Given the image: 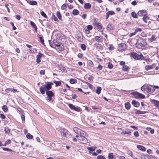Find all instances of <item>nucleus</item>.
Instances as JSON below:
<instances>
[{
    "mask_svg": "<svg viewBox=\"0 0 159 159\" xmlns=\"http://www.w3.org/2000/svg\"><path fill=\"white\" fill-rule=\"evenodd\" d=\"M60 134L61 135L60 139H62L66 140L70 136L69 133L64 128L60 129Z\"/></svg>",
    "mask_w": 159,
    "mask_h": 159,
    "instance_id": "obj_1",
    "label": "nucleus"
},
{
    "mask_svg": "<svg viewBox=\"0 0 159 159\" xmlns=\"http://www.w3.org/2000/svg\"><path fill=\"white\" fill-rule=\"evenodd\" d=\"M93 25L94 26V28H95V27H96L98 31L102 32L104 30V29L102 24L97 21L96 20H94Z\"/></svg>",
    "mask_w": 159,
    "mask_h": 159,
    "instance_id": "obj_2",
    "label": "nucleus"
},
{
    "mask_svg": "<svg viewBox=\"0 0 159 159\" xmlns=\"http://www.w3.org/2000/svg\"><path fill=\"white\" fill-rule=\"evenodd\" d=\"M147 45L145 40H137L136 45L138 48H144Z\"/></svg>",
    "mask_w": 159,
    "mask_h": 159,
    "instance_id": "obj_3",
    "label": "nucleus"
},
{
    "mask_svg": "<svg viewBox=\"0 0 159 159\" xmlns=\"http://www.w3.org/2000/svg\"><path fill=\"white\" fill-rule=\"evenodd\" d=\"M131 56L134 58L136 60L143 59L144 57L142 54L139 55L136 52H133L131 54Z\"/></svg>",
    "mask_w": 159,
    "mask_h": 159,
    "instance_id": "obj_4",
    "label": "nucleus"
},
{
    "mask_svg": "<svg viewBox=\"0 0 159 159\" xmlns=\"http://www.w3.org/2000/svg\"><path fill=\"white\" fill-rule=\"evenodd\" d=\"M132 94L135 98H137L143 99L145 98V96L143 94L137 92H134L132 93Z\"/></svg>",
    "mask_w": 159,
    "mask_h": 159,
    "instance_id": "obj_5",
    "label": "nucleus"
},
{
    "mask_svg": "<svg viewBox=\"0 0 159 159\" xmlns=\"http://www.w3.org/2000/svg\"><path fill=\"white\" fill-rule=\"evenodd\" d=\"M50 45L52 48H55V47H57L60 46V43L57 42V40H48Z\"/></svg>",
    "mask_w": 159,
    "mask_h": 159,
    "instance_id": "obj_6",
    "label": "nucleus"
},
{
    "mask_svg": "<svg viewBox=\"0 0 159 159\" xmlns=\"http://www.w3.org/2000/svg\"><path fill=\"white\" fill-rule=\"evenodd\" d=\"M46 94L47 95V98L48 100L49 101H51L52 99V97L53 95V93L51 91L48 90L46 91Z\"/></svg>",
    "mask_w": 159,
    "mask_h": 159,
    "instance_id": "obj_7",
    "label": "nucleus"
},
{
    "mask_svg": "<svg viewBox=\"0 0 159 159\" xmlns=\"http://www.w3.org/2000/svg\"><path fill=\"white\" fill-rule=\"evenodd\" d=\"M147 88L146 92L150 94H151L155 91L154 87L152 85H147Z\"/></svg>",
    "mask_w": 159,
    "mask_h": 159,
    "instance_id": "obj_8",
    "label": "nucleus"
},
{
    "mask_svg": "<svg viewBox=\"0 0 159 159\" xmlns=\"http://www.w3.org/2000/svg\"><path fill=\"white\" fill-rule=\"evenodd\" d=\"M126 45L125 43L120 44L119 45L118 48V50L119 51H122L125 50L126 49Z\"/></svg>",
    "mask_w": 159,
    "mask_h": 159,
    "instance_id": "obj_9",
    "label": "nucleus"
},
{
    "mask_svg": "<svg viewBox=\"0 0 159 159\" xmlns=\"http://www.w3.org/2000/svg\"><path fill=\"white\" fill-rule=\"evenodd\" d=\"M68 106L72 110H74L77 111H80V110L79 107H76L71 104H69Z\"/></svg>",
    "mask_w": 159,
    "mask_h": 159,
    "instance_id": "obj_10",
    "label": "nucleus"
},
{
    "mask_svg": "<svg viewBox=\"0 0 159 159\" xmlns=\"http://www.w3.org/2000/svg\"><path fill=\"white\" fill-rule=\"evenodd\" d=\"M80 140L81 143L83 144H86L88 142L87 139L85 138V137H80L78 139Z\"/></svg>",
    "mask_w": 159,
    "mask_h": 159,
    "instance_id": "obj_11",
    "label": "nucleus"
},
{
    "mask_svg": "<svg viewBox=\"0 0 159 159\" xmlns=\"http://www.w3.org/2000/svg\"><path fill=\"white\" fill-rule=\"evenodd\" d=\"M156 65L155 64H152L151 65H147L145 66V69L146 70H148L150 69H152L155 67Z\"/></svg>",
    "mask_w": 159,
    "mask_h": 159,
    "instance_id": "obj_12",
    "label": "nucleus"
},
{
    "mask_svg": "<svg viewBox=\"0 0 159 159\" xmlns=\"http://www.w3.org/2000/svg\"><path fill=\"white\" fill-rule=\"evenodd\" d=\"M151 102L153 103L155 106L159 109V101H157L155 99H152L151 100Z\"/></svg>",
    "mask_w": 159,
    "mask_h": 159,
    "instance_id": "obj_13",
    "label": "nucleus"
},
{
    "mask_svg": "<svg viewBox=\"0 0 159 159\" xmlns=\"http://www.w3.org/2000/svg\"><path fill=\"white\" fill-rule=\"evenodd\" d=\"M78 134L80 136V137H86V133L81 129H80Z\"/></svg>",
    "mask_w": 159,
    "mask_h": 159,
    "instance_id": "obj_14",
    "label": "nucleus"
},
{
    "mask_svg": "<svg viewBox=\"0 0 159 159\" xmlns=\"http://www.w3.org/2000/svg\"><path fill=\"white\" fill-rule=\"evenodd\" d=\"M146 14V11L144 10H140L139 11L138 13V15L140 16H145Z\"/></svg>",
    "mask_w": 159,
    "mask_h": 159,
    "instance_id": "obj_15",
    "label": "nucleus"
},
{
    "mask_svg": "<svg viewBox=\"0 0 159 159\" xmlns=\"http://www.w3.org/2000/svg\"><path fill=\"white\" fill-rule=\"evenodd\" d=\"M131 103L133 105L136 107H138L140 105L139 103L134 100H133Z\"/></svg>",
    "mask_w": 159,
    "mask_h": 159,
    "instance_id": "obj_16",
    "label": "nucleus"
},
{
    "mask_svg": "<svg viewBox=\"0 0 159 159\" xmlns=\"http://www.w3.org/2000/svg\"><path fill=\"white\" fill-rule=\"evenodd\" d=\"M43 86L45 89L46 91L51 89L52 88V86L51 85H50V84H49V83H48L46 84L43 85Z\"/></svg>",
    "mask_w": 159,
    "mask_h": 159,
    "instance_id": "obj_17",
    "label": "nucleus"
},
{
    "mask_svg": "<svg viewBox=\"0 0 159 159\" xmlns=\"http://www.w3.org/2000/svg\"><path fill=\"white\" fill-rule=\"evenodd\" d=\"M115 14L114 11H110L107 12L106 14V19H107L109 15H112Z\"/></svg>",
    "mask_w": 159,
    "mask_h": 159,
    "instance_id": "obj_18",
    "label": "nucleus"
},
{
    "mask_svg": "<svg viewBox=\"0 0 159 159\" xmlns=\"http://www.w3.org/2000/svg\"><path fill=\"white\" fill-rule=\"evenodd\" d=\"M134 113L136 114H144L146 113L145 111H141L139 110L135 109L134 110Z\"/></svg>",
    "mask_w": 159,
    "mask_h": 159,
    "instance_id": "obj_19",
    "label": "nucleus"
},
{
    "mask_svg": "<svg viewBox=\"0 0 159 159\" xmlns=\"http://www.w3.org/2000/svg\"><path fill=\"white\" fill-rule=\"evenodd\" d=\"M91 7V4L89 3H86L84 4V8L86 9H89Z\"/></svg>",
    "mask_w": 159,
    "mask_h": 159,
    "instance_id": "obj_20",
    "label": "nucleus"
},
{
    "mask_svg": "<svg viewBox=\"0 0 159 159\" xmlns=\"http://www.w3.org/2000/svg\"><path fill=\"white\" fill-rule=\"evenodd\" d=\"M42 54H38L36 56V61L38 63L41 62L40 58L42 57Z\"/></svg>",
    "mask_w": 159,
    "mask_h": 159,
    "instance_id": "obj_21",
    "label": "nucleus"
},
{
    "mask_svg": "<svg viewBox=\"0 0 159 159\" xmlns=\"http://www.w3.org/2000/svg\"><path fill=\"white\" fill-rule=\"evenodd\" d=\"M137 147L138 149L142 150L143 151H145L146 150L145 148L143 146L140 145H137Z\"/></svg>",
    "mask_w": 159,
    "mask_h": 159,
    "instance_id": "obj_22",
    "label": "nucleus"
},
{
    "mask_svg": "<svg viewBox=\"0 0 159 159\" xmlns=\"http://www.w3.org/2000/svg\"><path fill=\"white\" fill-rule=\"evenodd\" d=\"M106 29L107 30H112L114 29V27L112 25L110 24H109L107 25V26Z\"/></svg>",
    "mask_w": 159,
    "mask_h": 159,
    "instance_id": "obj_23",
    "label": "nucleus"
},
{
    "mask_svg": "<svg viewBox=\"0 0 159 159\" xmlns=\"http://www.w3.org/2000/svg\"><path fill=\"white\" fill-rule=\"evenodd\" d=\"M40 91L42 94H43L45 93V92L46 91L45 89L43 86V87H41L40 88Z\"/></svg>",
    "mask_w": 159,
    "mask_h": 159,
    "instance_id": "obj_24",
    "label": "nucleus"
},
{
    "mask_svg": "<svg viewBox=\"0 0 159 159\" xmlns=\"http://www.w3.org/2000/svg\"><path fill=\"white\" fill-rule=\"evenodd\" d=\"M125 107L127 110H129L130 108V104L129 102H127L125 104Z\"/></svg>",
    "mask_w": 159,
    "mask_h": 159,
    "instance_id": "obj_25",
    "label": "nucleus"
},
{
    "mask_svg": "<svg viewBox=\"0 0 159 159\" xmlns=\"http://www.w3.org/2000/svg\"><path fill=\"white\" fill-rule=\"evenodd\" d=\"M30 24L33 27L35 31H37V27L35 23H34L33 21H30Z\"/></svg>",
    "mask_w": 159,
    "mask_h": 159,
    "instance_id": "obj_26",
    "label": "nucleus"
},
{
    "mask_svg": "<svg viewBox=\"0 0 159 159\" xmlns=\"http://www.w3.org/2000/svg\"><path fill=\"white\" fill-rule=\"evenodd\" d=\"M149 19V17L147 16H145V15L143 16V20L146 23L147 22L148 20Z\"/></svg>",
    "mask_w": 159,
    "mask_h": 159,
    "instance_id": "obj_27",
    "label": "nucleus"
},
{
    "mask_svg": "<svg viewBox=\"0 0 159 159\" xmlns=\"http://www.w3.org/2000/svg\"><path fill=\"white\" fill-rule=\"evenodd\" d=\"M79 11L77 9H74L72 11V14L74 15H76L79 14Z\"/></svg>",
    "mask_w": 159,
    "mask_h": 159,
    "instance_id": "obj_28",
    "label": "nucleus"
},
{
    "mask_svg": "<svg viewBox=\"0 0 159 159\" xmlns=\"http://www.w3.org/2000/svg\"><path fill=\"white\" fill-rule=\"evenodd\" d=\"M81 129L77 127H75L73 129L74 132L77 134H78Z\"/></svg>",
    "mask_w": 159,
    "mask_h": 159,
    "instance_id": "obj_29",
    "label": "nucleus"
},
{
    "mask_svg": "<svg viewBox=\"0 0 159 159\" xmlns=\"http://www.w3.org/2000/svg\"><path fill=\"white\" fill-rule=\"evenodd\" d=\"M4 131L6 134H9L10 132V129L8 127H6L4 129Z\"/></svg>",
    "mask_w": 159,
    "mask_h": 159,
    "instance_id": "obj_30",
    "label": "nucleus"
},
{
    "mask_svg": "<svg viewBox=\"0 0 159 159\" xmlns=\"http://www.w3.org/2000/svg\"><path fill=\"white\" fill-rule=\"evenodd\" d=\"M102 90V88L101 87H97V89L96 90V93L98 94H99L101 92V91Z\"/></svg>",
    "mask_w": 159,
    "mask_h": 159,
    "instance_id": "obj_31",
    "label": "nucleus"
},
{
    "mask_svg": "<svg viewBox=\"0 0 159 159\" xmlns=\"http://www.w3.org/2000/svg\"><path fill=\"white\" fill-rule=\"evenodd\" d=\"M28 51L30 53H35L36 51V49L31 48V49H29Z\"/></svg>",
    "mask_w": 159,
    "mask_h": 159,
    "instance_id": "obj_32",
    "label": "nucleus"
},
{
    "mask_svg": "<svg viewBox=\"0 0 159 159\" xmlns=\"http://www.w3.org/2000/svg\"><path fill=\"white\" fill-rule=\"evenodd\" d=\"M122 69L123 70L126 71L129 69V67L127 66L124 65L122 67Z\"/></svg>",
    "mask_w": 159,
    "mask_h": 159,
    "instance_id": "obj_33",
    "label": "nucleus"
},
{
    "mask_svg": "<svg viewBox=\"0 0 159 159\" xmlns=\"http://www.w3.org/2000/svg\"><path fill=\"white\" fill-rule=\"evenodd\" d=\"M70 82L71 84H74L75 83L77 82V80L75 79H71L70 80Z\"/></svg>",
    "mask_w": 159,
    "mask_h": 159,
    "instance_id": "obj_34",
    "label": "nucleus"
},
{
    "mask_svg": "<svg viewBox=\"0 0 159 159\" xmlns=\"http://www.w3.org/2000/svg\"><path fill=\"white\" fill-rule=\"evenodd\" d=\"M147 85H143V86H142L141 87V90L143 91H147Z\"/></svg>",
    "mask_w": 159,
    "mask_h": 159,
    "instance_id": "obj_35",
    "label": "nucleus"
},
{
    "mask_svg": "<svg viewBox=\"0 0 159 159\" xmlns=\"http://www.w3.org/2000/svg\"><path fill=\"white\" fill-rule=\"evenodd\" d=\"M153 157L150 156H143L142 157V159H153Z\"/></svg>",
    "mask_w": 159,
    "mask_h": 159,
    "instance_id": "obj_36",
    "label": "nucleus"
},
{
    "mask_svg": "<svg viewBox=\"0 0 159 159\" xmlns=\"http://www.w3.org/2000/svg\"><path fill=\"white\" fill-rule=\"evenodd\" d=\"M52 20H53L55 21H58L57 18L56 17V16L53 14H52Z\"/></svg>",
    "mask_w": 159,
    "mask_h": 159,
    "instance_id": "obj_37",
    "label": "nucleus"
},
{
    "mask_svg": "<svg viewBox=\"0 0 159 159\" xmlns=\"http://www.w3.org/2000/svg\"><path fill=\"white\" fill-rule=\"evenodd\" d=\"M95 148L93 146L87 147V149L90 151H93L95 150Z\"/></svg>",
    "mask_w": 159,
    "mask_h": 159,
    "instance_id": "obj_38",
    "label": "nucleus"
},
{
    "mask_svg": "<svg viewBox=\"0 0 159 159\" xmlns=\"http://www.w3.org/2000/svg\"><path fill=\"white\" fill-rule=\"evenodd\" d=\"M40 13L41 15L43 16L44 17L47 18V16L46 15V14L43 11H41L40 12Z\"/></svg>",
    "mask_w": 159,
    "mask_h": 159,
    "instance_id": "obj_39",
    "label": "nucleus"
},
{
    "mask_svg": "<svg viewBox=\"0 0 159 159\" xmlns=\"http://www.w3.org/2000/svg\"><path fill=\"white\" fill-rule=\"evenodd\" d=\"M26 137L29 139H32L33 138V136L30 133H28L26 135Z\"/></svg>",
    "mask_w": 159,
    "mask_h": 159,
    "instance_id": "obj_40",
    "label": "nucleus"
},
{
    "mask_svg": "<svg viewBox=\"0 0 159 159\" xmlns=\"http://www.w3.org/2000/svg\"><path fill=\"white\" fill-rule=\"evenodd\" d=\"M29 4L32 5H36L37 2L35 1H32L30 2Z\"/></svg>",
    "mask_w": 159,
    "mask_h": 159,
    "instance_id": "obj_41",
    "label": "nucleus"
},
{
    "mask_svg": "<svg viewBox=\"0 0 159 159\" xmlns=\"http://www.w3.org/2000/svg\"><path fill=\"white\" fill-rule=\"evenodd\" d=\"M108 158L109 159H113V155L112 153H109L108 155Z\"/></svg>",
    "mask_w": 159,
    "mask_h": 159,
    "instance_id": "obj_42",
    "label": "nucleus"
},
{
    "mask_svg": "<svg viewBox=\"0 0 159 159\" xmlns=\"http://www.w3.org/2000/svg\"><path fill=\"white\" fill-rule=\"evenodd\" d=\"M2 109L4 112H6L8 110L7 107L6 105H4L2 106Z\"/></svg>",
    "mask_w": 159,
    "mask_h": 159,
    "instance_id": "obj_43",
    "label": "nucleus"
},
{
    "mask_svg": "<svg viewBox=\"0 0 159 159\" xmlns=\"http://www.w3.org/2000/svg\"><path fill=\"white\" fill-rule=\"evenodd\" d=\"M132 16L134 18H137V15L135 12H132L131 13Z\"/></svg>",
    "mask_w": 159,
    "mask_h": 159,
    "instance_id": "obj_44",
    "label": "nucleus"
},
{
    "mask_svg": "<svg viewBox=\"0 0 159 159\" xmlns=\"http://www.w3.org/2000/svg\"><path fill=\"white\" fill-rule=\"evenodd\" d=\"M97 159H106V158L102 155H100L98 156Z\"/></svg>",
    "mask_w": 159,
    "mask_h": 159,
    "instance_id": "obj_45",
    "label": "nucleus"
},
{
    "mask_svg": "<svg viewBox=\"0 0 159 159\" xmlns=\"http://www.w3.org/2000/svg\"><path fill=\"white\" fill-rule=\"evenodd\" d=\"M60 70L63 72H65V73L67 71L66 70L65 68L64 67L62 66L60 67Z\"/></svg>",
    "mask_w": 159,
    "mask_h": 159,
    "instance_id": "obj_46",
    "label": "nucleus"
},
{
    "mask_svg": "<svg viewBox=\"0 0 159 159\" xmlns=\"http://www.w3.org/2000/svg\"><path fill=\"white\" fill-rule=\"evenodd\" d=\"M81 49L83 50H85L86 49V45L84 44H81Z\"/></svg>",
    "mask_w": 159,
    "mask_h": 159,
    "instance_id": "obj_47",
    "label": "nucleus"
},
{
    "mask_svg": "<svg viewBox=\"0 0 159 159\" xmlns=\"http://www.w3.org/2000/svg\"><path fill=\"white\" fill-rule=\"evenodd\" d=\"M131 133V130L130 129H128L125 131V134H130Z\"/></svg>",
    "mask_w": 159,
    "mask_h": 159,
    "instance_id": "obj_48",
    "label": "nucleus"
},
{
    "mask_svg": "<svg viewBox=\"0 0 159 159\" xmlns=\"http://www.w3.org/2000/svg\"><path fill=\"white\" fill-rule=\"evenodd\" d=\"M3 150L4 151H11L12 150L11 149L6 148H2Z\"/></svg>",
    "mask_w": 159,
    "mask_h": 159,
    "instance_id": "obj_49",
    "label": "nucleus"
},
{
    "mask_svg": "<svg viewBox=\"0 0 159 159\" xmlns=\"http://www.w3.org/2000/svg\"><path fill=\"white\" fill-rule=\"evenodd\" d=\"M86 28L89 30H91L93 29V26L92 25H89L87 26Z\"/></svg>",
    "mask_w": 159,
    "mask_h": 159,
    "instance_id": "obj_50",
    "label": "nucleus"
},
{
    "mask_svg": "<svg viewBox=\"0 0 159 159\" xmlns=\"http://www.w3.org/2000/svg\"><path fill=\"white\" fill-rule=\"evenodd\" d=\"M10 24L13 27V28H12L13 30H16V27L14 26V24L12 22H11Z\"/></svg>",
    "mask_w": 159,
    "mask_h": 159,
    "instance_id": "obj_51",
    "label": "nucleus"
},
{
    "mask_svg": "<svg viewBox=\"0 0 159 159\" xmlns=\"http://www.w3.org/2000/svg\"><path fill=\"white\" fill-rule=\"evenodd\" d=\"M114 49V47L112 44L110 45L109 47V49L110 50H113Z\"/></svg>",
    "mask_w": 159,
    "mask_h": 159,
    "instance_id": "obj_52",
    "label": "nucleus"
},
{
    "mask_svg": "<svg viewBox=\"0 0 159 159\" xmlns=\"http://www.w3.org/2000/svg\"><path fill=\"white\" fill-rule=\"evenodd\" d=\"M134 135L136 137H138L139 136V132L138 131L134 132Z\"/></svg>",
    "mask_w": 159,
    "mask_h": 159,
    "instance_id": "obj_53",
    "label": "nucleus"
},
{
    "mask_svg": "<svg viewBox=\"0 0 159 159\" xmlns=\"http://www.w3.org/2000/svg\"><path fill=\"white\" fill-rule=\"evenodd\" d=\"M141 29L140 28H138L137 29H136L135 30L134 32L135 33V34L136 33H137L138 32H141Z\"/></svg>",
    "mask_w": 159,
    "mask_h": 159,
    "instance_id": "obj_54",
    "label": "nucleus"
},
{
    "mask_svg": "<svg viewBox=\"0 0 159 159\" xmlns=\"http://www.w3.org/2000/svg\"><path fill=\"white\" fill-rule=\"evenodd\" d=\"M108 66L109 68L111 69L112 68L113 65L112 64H111L110 63H108Z\"/></svg>",
    "mask_w": 159,
    "mask_h": 159,
    "instance_id": "obj_55",
    "label": "nucleus"
},
{
    "mask_svg": "<svg viewBox=\"0 0 159 159\" xmlns=\"http://www.w3.org/2000/svg\"><path fill=\"white\" fill-rule=\"evenodd\" d=\"M0 117L3 119H5L6 118L5 116L3 114H1L0 115Z\"/></svg>",
    "mask_w": 159,
    "mask_h": 159,
    "instance_id": "obj_56",
    "label": "nucleus"
},
{
    "mask_svg": "<svg viewBox=\"0 0 159 159\" xmlns=\"http://www.w3.org/2000/svg\"><path fill=\"white\" fill-rule=\"evenodd\" d=\"M117 157L119 159H125V157L123 156H117Z\"/></svg>",
    "mask_w": 159,
    "mask_h": 159,
    "instance_id": "obj_57",
    "label": "nucleus"
},
{
    "mask_svg": "<svg viewBox=\"0 0 159 159\" xmlns=\"http://www.w3.org/2000/svg\"><path fill=\"white\" fill-rule=\"evenodd\" d=\"M66 8V5L64 4H63L61 6V9H65Z\"/></svg>",
    "mask_w": 159,
    "mask_h": 159,
    "instance_id": "obj_58",
    "label": "nucleus"
},
{
    "mask_svg": "<svg viewBox=\"0 0 159 159\" xmlns=\"http://www.w3.org/2000/svg\"><path fill=\"white\" fill-rule=\"evenodd\" d=\"M21 118L22 119V121H25V116L24 115H22Z\"/></svg>",
    "mask_w": 159,
    "mask_h": 159,
    "instance_id": "obj_59",
    "label": "nucleus"
},
{
    "mask_svg": "<svg viewBox=\"0 0 159 159\" xmlns=\"http://www.w3.org/2000/svg\"><path fill=\"white\" fill-rule=\"evenodd\" d=\"M54 82V83H56V86L60 85V81H55Z\"/></svg>",
    "mask_w": 159,
    "mask_h": 159,
    "instance_id": "obj_60",
    "label": "nucleus"
},
{
    "mask_svg": "<svg viewBox=\"0 0 159 159\" xmlns=\"http://www.w3.org/2000/svg\"><path fill=\"white\" fill-rule=\"evenodd\" d=\"M94 46L97 49H98L100 48V45L99 44H95L94 45Z\"/></svg>",
    "mask_w": 159,
    "mask_h": 159,
    "instance_id": "obj_61",
    "label": "nucleus"
},
{
    "mask_svg": "<svg viewBox=\"0 0 159 159\" xmlns=\"http://www.w3.org/2000/svg\"><path fill=\"white\" fill-rule=\"evenodd\" d=\"M15 18L17 19L18 20H20V16L19 15H16Z\"/></svg>",
    "mask_w": 159,
    "mask_h": 159,
    "instance_id": "obj_62",
    "label": "nucleus"
},
{
    "mask_svg": "<svg viewBox=\"0 0 159 159\" xmlns=\"http://www.w3.org/2000/svg\"><path fill=\"white\" fill-rule=\"evenodd\" d=\"M11 140L9 139L7 140V141L5 143V145H6V144H10L11 143Z\"/></svg>",
    "mask_w": 159,
    "mask_h": 159,
    "instance_id": "obj_63",
    "label": "nucleus"
},
{
    "mask_svg": "<svg viewBox=\"0 0 159 159\" xmlns=\"http://www.w3.org/2000/svg\"><path fill=\"white\" fill-rule=\"evenodd\" d=\"M78 57L79 58H82L83 56V55L81 53H79L78 54Z\"/></svg>",
    "mask_w": 159,
    "mask_h": 159,
    "instance_id": "obj_64",
    "label": "nucleus"
}]
</instances>
